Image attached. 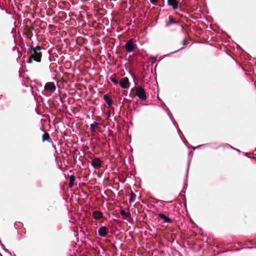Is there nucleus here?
Listing matches in <instances>:
<instances>
[{
    "label": "nucleus",
    "instance_id": "22",
    "mask_svg": "<svg viewBox=\"0 0 256 256\" xmlns=\"http://www.w3.org/2000/svg\"><path fill=\"white\" fill-rule=\"evenodd\" d=\"M208 145H209L208 144H203L200 145V146H198L196 147H192V148H193V150H194L196 148H200V147H202V146H208Z\"/></svg>",
    "mask_w": 256,
    "mask_h": 256
},
{
    "label": "nucleus",
    "instance_id": "10",
    "mask_svg": "<svg viewBox=\"0 0 256 256\" xmlns=\"http://www.w3.org/2000/svg\"><path fill=\"white\" fill-rule=\"evenodd\" d=\"M92 217L95 220H100L103 217V214L99 210H94L92 213Z\"/></svg>",
    "mask_w": 256,
    "mask_h": 256
},
{
    "label": "nucleus",
    "instance_id": "25",
    "mask_svg": "<svg viewBox=\"0 0 256 256\" xmlns=\"http://www.w3.org/2000/svg\"><path fill=\"white\" fill-rule=\"evenodd\" d=\"M186 38H184L182 41V44H184V46H186L187 44H186Z\"/></svg>",
    "mask_w": 256,
    "mask_h": 256
},
{
    "label": "nucleus",
    "instance_id": "1",
    "mask_svg": "<svg viewBox=\"0 0 256 256\" xmlns=\"http://www.w3.org/2000/svg\"><path fill=\"white\" fill-rule=\"evenodd\" d=\"M42 49V48L40 46H36V48H34L32 46H30L28 52V54H30V56L29 57L28 62L32 63L33 60L37 62H40L42 53L40 51Z\"/></svg>",
    "mask_w": 256,
    "mask_h": 256
},
{
    "label": "nucleus",
    "instance_id": "34",
    "mask_svg": "<svg viewBox=\"0 0 256 256\" xmlns=\"http://www.w3.org/2000/svg\"><path fill=\"white\" fill-rule=\"evenodd\" d=\"M246 248H252V247H246Z\"/></svg>",
    "mask_w": 256,
    "mask_h": 256
},
{
    "label": "nucleus",
    "instance_id": "33",
    "mask_svg": "<svg viewBox=\"0 0 256 256\" xmlns=\"http://www.w3.org/2000/svg\"><path fill=\"white\" fill-rule=\"evenodd\" d=\"M52 147H53L54 149H56V146H55V145H54L53 143H52Z\"/></svg>",
    "mask_w": 256,
    "mask_h": 256
},
{
    "label": "nucleus",
    "instance_id": "16",
    "mask_svg": "<svg viewBox=\"0 0 256 256\" xmlns=\"http://www.w3.org/2000/svg\"><path fill=\"white\" fill-rule=\"evenodd\" d=\"M96 121H97V120L96 119L94 121V123L91 124H90V128L92 132L96 131V128L98 124V123L96 122Z\"/></svg>",
    "mask_w": 256,
    "mask_h": 256
},
{
    "label": "nucleus",
    "instance_id": "27",
    "mask_svg": "<svg viewBox=\"0 0 256 256\" xmlns=\"http://www.w3.org/2000/svg\"><path fill=\"white\" fill-rule=\"evenodd\" d=\"M160 203V204H162L164 202V201L163 200H157L156 202V204H158V203Z\"/></svg>",
    "mask_w": 256,
    "mask_h": 256
},
{
    "label": "nucleus",
    "instance_id": "13",
    "mask_svg": "<svg viewBox=\"0 0 256 256\" xmlns=\"http://www.w3.org/2000/svg\"><path fill=\"white\" fill-rule=\"evenodd\" d=\"M42 139L43 142L48 141V142L52 143V142L50 138V134L48 132H44V134L42 136Z\"/></svg>",
    "mask_w": 256,
    "mask_h": 256
},
{
    "label": "nucleus",
    "instance_id": "5",
    "mask_svg": "<svg viewBox=\"0 0 256 256\" xmlns=\"http://www.w3.org/2000/svg\"><path fill=\"white\" fill-rule=\"evenodd\" d=\"M102 160L99 158H96L92 160L90 164L95 169H99L102 167Z\"/></svg>",
    "mask_w": 256,
    "mask_h": 256
},
{
    "label": "nucleus",
    "instance_id": "15",
    "mask_svg": "<svg viewBox=\"0 0 256 256\" xmlns=\"http://www.w3.org/2000/svg\"><path fill=\"white\" fill-rule=\"evenodd\" d=\"M75 176L74 175H71L70 177V180H69V187L72 188L74 185V182L75 180Z\"/></svg>",
    "mask_w": 256,
    "mask_h": 256
},
{
    "label": "nucleus",
    "instance_id": "8",
    "mask_svg": "<svg viewBox=\"0 0 256 256\" xmlns=\"http://www.w3.org/2000/svg\"><path fill=\"white\" fill-rule=\"evenodd\" d=\"M167 4L171 6L174 10H176L178 8V2L177 0H167Z\"/></svg>",
    "mask_w": 256,
    "mask_h": 256
},
{
    "label": "nucleus",
    "instance_id": "35",
    "mask_svg": "<svg viewBox=\"0 0 256 256\" xmlns=\"http://www.w3.org/2000/svg\"><path fill=\"white\" fill-rule=\"evenodd\" d=\"M191 152H189L188 154H190Z\"/></svg>",
    "mask_w": 256,
    "mask_h": 256
},
{
    "label": "nucleus",
    "instance_id": "7",
    "mask_svg": "<svg viewBox=\"0 0 256 256\" xmlns=\"http://www.w3.org/2000/svg\"><path fill=\"white\" fill-rule=\"evenodd\" d=\"M108 228L106 226H102L98 230V234L101 237H105L108 234Z\"/></svg>",
    "mask_w": 256,
    "mask_h": 256
},
{
    "label": "nucleus",
    "instance_id": "24",
    "mask_svg": "<svg viewBox=\"0 0 256 256\" xmlns=\"http://www.w3.org/2000/svg\"><path fill=\"white\" fill-rule=\"evenodd\" d=\"M225 146H226V148H232V150H236V148H234L232 147V146H231L229 144H225Z\"/></svg>",
    "mask_w": 256,
    "mask_h": 256
},
{
    "label": "nucleus",
    "instance_id": "12",
    "mask_svg": "<svg viewBox=\"0 0 256 256\" xmlns=\"http://www.w3.org/2000/svg\"><path fill=\"white\" fill-rule=\"evenodd\" d=\"M103 98L108 106H110L112 105L113 103L112 100L107 94H106L104 96Z\"/></svg>",
    "mask_w": 256,
    "mask_h": 256
},
{
    "label": "nucleus",
    "instance_id": "4",
    "mask_svg": "<svg viewBox=\"0 0 256 256\" xmlns=\"http://www.w3.org/2000/svg\"><path fill=\"white\" fill-rule=\"evenodd\" d=\"M124 48L127 52L130 53L134 51L135 45L132 40L130 39L124 44Z\"/></svg>",
    "mask_w": 256,
    "mask_h": 256
},
{
    "label": "nucleus",
    "instance_id": "14",
    "mask_svg": "<svg viewBox=\"0 0 256 256\" xmlns=\"http://www.w3.org/2000/svg\"><path fill=\"white\" fill-rule=\"evenodd\" d=\"M120 214L122 216H124L126 218H128V217L130 216V214L129 212H126L125 211V210L123 208L120 210Z\"/></svg>",
    "mask_w": 256,
    "mask_h": 256
},
{
    "label": "nucleus",
    "instance_id": "30",
    "mask_svg": "<svg viewBox=\"0 0 256 256\" xmlns=\"http://www.w3.org/2000/svg\"><path fill=\"white\" fill-rule=\"evenodd\" d=\"M5 252H8V254H9L10 256H12V253L10 252H9V250H8L6 249Z\"/></svg>",
    "mask_w": 256,
    "mask_h": 256
},
{
    "label": "nucleus",
    "instance_id": "20",
    "mask_svg": "<svg viewBox=\"0 0 256 256\" xmlns=\"http://www.w3.org/2000/svg\"><path fill=\"white\" fill-rule=\"evenodd\" d=\"M22 224L20 222H16L14 223V226L16 228V229L22 227Z\"/></svg>",
    "mask_w": 256,
    "mask_h": 256
},
{
    "label": "nucleus",
    "instance_id": "31",
    "mask_svg": "<svg viewBox=\"0 0 256 256\" xmlns=\"http://www.w3.org/2000/svg\"><path fill=\"white\" fill-rule=\"evenodd\" d=\"M245 156H246L247 158H251L249 156H248V154H245Z\"/></svg>",
    "mask_w": 256,
    "mask_h": 256
},
{
    "label": "nucleus",
    "instance_id": "2",
    "mask_svg": "<svg viewBox=\"0 0 256 256\" xmlns=\"http://www.w3.org/2000/svg\"><path fill=\"white\" fill-rule=\"evenodd\" d=\"M56 90V86L54 82H48L44 86V91L42 92L43 94L49 96L52 93Z\"/></svg>",
    "mask_w": 256,
    "mask_h": 256
},
{
    "label": "nucleus",
    "instance_id": "28",
    "mask_svg": "<svg viewBox=\"0 0 256 256\" xmlns=\"http://www.w3.org/2000/svg\"><path fill=\"white\" fill-rule=\"evenodd\" d=\"M164 2L163 1V2H162V4H156V6H164Z\"/></svg>",
    "mask_w": 256,
    "mask_h": 256
},
{
    "label": "nucleus",
    "instance_id": "32",
    "mask_svg": "<svg viewBox=\"0 0 256 256\" xmlns=\"http://www.w3.org/2000/svg\"><path fill=\"white\" fill-rule=\"evenodd\" d=\"M236 150V151H237V152H240V150H238V149H237V148H236V150Z\"/></svg>",
    "mask_w": 256,
    "mask_h": 256
},
{
    "label": "nucleus",
    "instance_id": "21",
    "mask_svg": "<svg viewBox=\"0 0 256 256\" xmlns=\"http://www.w3.org/2000/svg\"><path fill=\"white\" fill-rule=\"evenodd\" d=\"M110 79L115 85L118 84V80L116 78L111 76Z\"/></svg>",
    "mask_w": 256,
    "mask_h": 256
},
{
    "label": "nucleus",
    "instance_id": "19",
    "mask_svg": "<svg viewBox=\"0 0 256 256\" xmlns=\"http://www.w3.org/2000/svg\"><path fill=\"white\" fill-rule=\"evenodd\" d=\"M184 48H185V46H182L181 48H180L179 49H178V50H176L175 51L172 52H170V54H168L164 55V56H168L170 55L171 54H173L176 53V52H178V51H180V50H183Z\"/></svg>",
    "mask_w": 256,
    "mask_h": 256
},
{
    "label": "nucleus",
    "instance_id": "9",
    "mask_svg": "<svg viewBox=\"0 0 256 256\" xmlns=\"http://www.w3.org/2000/svg\"><path fill=\"white\" fill-rule=\"evenodd\" d=\"M172 24H178L179 25V22L178 20H174L173 18L170 16H168V20L166 22L165 26L166 27H168Z\"/></svg>",
    "mask_w": 256,
    "mask_h": 256
},
{
    "label": "nucleus",
    "instance_id": "23",
    "mask_svg": "<svg viewBox=\"0 0 256 256\" xmlns=\"http://www.w3.org/2000/svg\"><path fill=\"white\" fill-rule=\"evenodd\" d=\"M159 0H150V2L154 6L156 5V3L158 2Z\"/></svg>",
    "mask_w": 256,
    "mask_h": 256
},
{
    "label": "nucleus",
    "instance_id": "3",
    "mask_svg": "<svg viewBox=\"0 0 256 256\" xmlns=\"http://www.w3.org/2000/svg\"><path fill=\"white\" fill-rule=\"evenodd\" d=\"M135 94L142 100H146L147 98L146 92L141 86H138L136 87Z\"/></svg>",
    "mask_w": 256,
    "mask_h": 256
},
{
    "label": "nucleus",
    "instance_id": "18",
    "mask_svg": "<svg viewBox=\"0 0 256 256\" xmlns=\"http://www.w3.org/2000/svg\"><path fill=\"white\" fill-rule=\"evenodd\" d=\"M189 164H190V162H188V166H187V168H186V175H185V179L184 180V185H186L187 186V180H186V178H187V176H188V168H189Z\"/></svg>",
    "mask_w": 256,
    "mask_h": 256
},
{
    "label": "nucleus",
    "instance_id": "17",
    "mask_svg": "<svg viewBox=\"0 0 256 256\" xmlns=\"http://www.w3.org/2000/svg\"><path fill=\"white\" fill-rule=\"evenodd\" d=\"M136 194L134 192H132L130 194V198L129 200V202L130 203L134 202L136 200Z\"/></svg>",
    "mask_w": 256,
    "mask_h": 256
},
{
    "label": "nucleus",
    "instance_id": "6",
    "mask_svg": "<svg viewBox=\"0 0 256 256\" xmlns=\"http://www.w3.org/2000/svg\"><path fill=\"white\" fill-rule=\"evenodd\" d=\"M120 87L122 88H128L130 87L129 79L127 77L122 78L119 82Z\"/></svg>",
    "mask_w": 256,
    "mask_h": 256
},
{
    "label": "nucleus",
    "instance_id": "26",
    "mask_svg": "<svg viewBox=\"0 0 256 256\" xmlns=\"http://www.w3.org/2000/svg\"><path fill=\"white\" fill-rule=\"evenodd\" d=\"M168 116H169V117H170V119L172 120V124H174V126L176 127V128H177V127H176V123H175V122L172 120V118L170 117V114H168Z\"/></svg>",
    "mask_w": 256,
    "mask_h": 256
},
{
    "label": "nucleus",
    "instance_id": "29",
    "mask_svg": "<svg viewBox=\"0 0 256 256\" xmlns=\"http://www.w3.org/2000/svg\"><path fill=\"white\" fill-rule=\"evenodd\" d=\"M151 58L153 60H155L156 59V56H151Z\"/></svg>",
    "mask_w": 256,
    "mask_h": 256
},
{
    "label": "nucleus",
    "instance_id": "11",
    "mask_svg": "<svg viewBox=\"0 0 256 256\" xmlns=\"http://www.w3.org/2000/svg\"><path fill=\"white\" fill-rule=\"evenodd\" d=\"M158 217L162 218L165 222L171 223L172 222V220L164 214H159Z\"/></svg>",
    "mask_w": 256,
    "mask_h": 256
}]
</instances>
